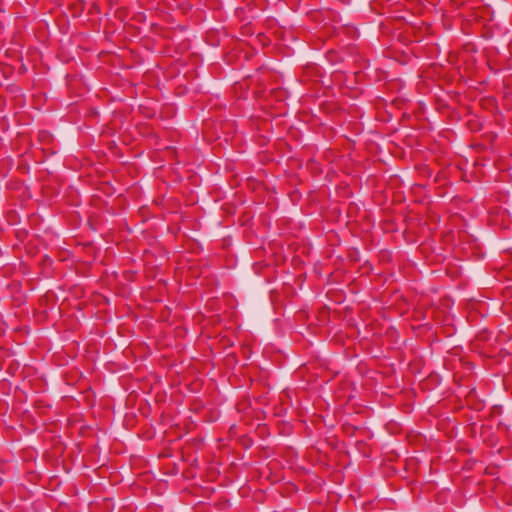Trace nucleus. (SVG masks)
<instances>
[{"instance_id":"f257e3e1","label":"nucleus","mask_w":512,"mask_h":512,"mask_svg":"<svg viewBox=\"0 0 512 512\" xmlns=\"http://www.w3.org/2000/svg\"><path fill=\"white\" fill-rule=\"evenodd\" d=\"M271 98H274L277 102H282L287 99L288 93L286 89L278 87L270 90L269 93Z\"/></svg>"}]
</instances>
